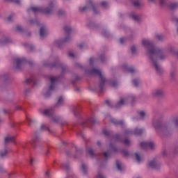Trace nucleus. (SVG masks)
<instances>
[{
	"label": "nucleus",
	"instance_id": "a211bd4d",
	"mask_svg": "<svg viewBox=\"0 0 178 178\" xmlns=\"http://www.w3.org/2000/svg\"><path fill=\"white\" fill-rule=\"evenodd\" d=\"M122 69L124 70H127L130 73H134V72H136V70L134 68L127 66V64L122 65Z\"/></svg>",
	"mask_w": 178,
	"mask_h": 178
},
{
	"label": "nucleus",
	"instance_id": "473e14b6",
	"mask_svg": "<svg viewBox=\"0 0 178 178\" xmlns=\"http://www.w3.org/2000/svg\"><path fill=\"white\" fill-rule=\"evenodd\" d=\"M37 141H40V136L36 134L35 138L33 139V143H37Z\"/></svg>",
	"mask_w": 178,
	"mask_h": 178
},
{
	"label": "nucleus",
	"instance_id": "9b49d317",
	"mask_svg": "<svg viewBox=\"0 0 178 178\" xmlns=\"http://www.w3.org/2000/svg\"><path fill=\"white\" fill-rule=\"evenodd\" d=\"M26 59L24 58H17L15 60L14 65L17 69H20L24 65Z\"/></svg>",
	"mask_w": 178,
	"mask_h": 178
},
{
	"label": "nucleus",
	"instance_id": "680f3d73",
	"mask_svg": "<svg viewBox=\"0 0 178 178\" xmlns=\"http://www.w3.org/2000/svg\"><path fill=\"white\" fill-rule=\"evenodd\" d=\"M92 62H94V58H90V65H92Z\"/></svg>",
	"mask_w": 178,
	"mask_h": 178
},
{
	"label": "nucleus",
	"instance_id": "9d476101",
	"mask_svg": "<svg viewBox=\"0 0 178 178\" xmlns=\"http://www.w3.org/2000/svg\"><path fill=\"white\" fill-rule=\"evenodd\" d=\"M140 147L143 149H147V148H150V149H154V148L156 147V145H155V143L154 142L145 141V142H142L140 143Z\"/></svg>",
	"mask_w": 178,
	"mask_h": 178
},
{
	"label": "nucleus",
	"instance_id": "f704fd0d",
	"mask_svg": "<svg viewBox=\"0 0 178 178\" xmlns=\"http://www.w3.org/2000/svg\"><path fill=\"white\" fill-rule=\"evenodd\" d=\"M111 84L113 87H118L119 83H118V81H113L111 82Z\"/></svg>",
	"mask_w": 178,
	"mask_h": 178
},
{
	"label": "nucleus",
	"instance_id": "c03bdc74",
	"mask_svg": "<svg viewBox=\"0 0 178 178\" xmlns=\"http://www.w3.org/2000/svg\"><path fill=\"white\" fill-rule=\"evenodd\" d=\"M72 111H73V113H74V116H76L77 114L76 113V112L77 111V108L73 107L72 108Z\"/></svg>",
	"mask_w": 178,
	"mask_h": 178
},
{
	"label": "nucleus",
	"instance_id": "ea45409f",
	"mask_svg": "<svg viewBox=\"0 0 178 178\" xmlns=\"http://www.w3.org/2000/svg\"><path fill=\"white\" fill-rule=\"evenodd\" d=\"M97 178H105V176L101 172H99L97 176Z\"/></svg>",
	"mask_w": 178,
	"mask_h": 178
},
{
	"label": "nucleus",
	"instance_id": "393cba45",
	"mask_svg": "<svg viewBox=\"0 0 178 178\" xmlns=\"http://www.w3.org/2000/svg\"><path fill=\"white\" fill-rule=\"evenodd\" d=\"M167 52L171 55H176V48L171 47L168 49Z\"/></svg>",
	"mask_w": 178,
	"mask_h": 178
},
{
	"label": "nucleus",
	"instance_id": "c756f323",
	"mask_svg": "<svg viewBox=\"0 0 178 178\" xmlns=\"http://www.w3.org/2000/svg\"><path fill=\"white\" fill-rule=\"evenodd\" d=\"M6 154H8V150H6V149L0 151V156H1V157L5 156V155H6Z\"/></svg>",
	"mask_w": 178,
	"mask_h": 178
},
{
	"label": "nucleus",
	"instance_id": "f03ea898",
	"mask_svg": "<svg viewBox=\"0 0 178 178\" xmlns=\"http://www.w3.org/2000/svg\"><path fill=\"white\" fill-rule=\"evenodd\" d=\"M85 73L86 74H88V76L97 74L100 79L99 88L100 90L104 89V84L106 83V79H105V76H104V74L101 70H97L95 68H93L91 71L86 70Z\"/></svg>",
	"mask_w": 178,
	"mask_h": 178
},
{
	"label": "nucleus",
	"instance_id": "a878e982",
	"mask_svg": "<svg viewBox=\"0 0 178 178\" xmlns=\"http://www.w3.org/2000/svg\"><path fill=\"white\" fill-rule=\"evenodd\" d=\"M116 166L120 172H122V170L124 169L123 164H122V163L119 161H116Z\"/></svg>",
	"mask_w": 178,
	"mask_h": 178
},
{
	"label": "nucleus",
	"instance_id": "37998d69",
	"mask_svg": "<svg viewBox=\"0 0 178 178\" xmlns=\"http://www.w3.org/2000/svg\"><path fill=\"white\" fill-rule=\"evenodd\" d=\"M88 151L90 156H94V152L91 149H89Z\"/></svg>",
	"mask_w": 178,
	"mask_h": 178
},
{
	"label": "nucleus",
	"instance_id": "6e6d98bb",
	"mask_svg": "<svg viewBox=\"0 0 178 178\" xmlns=\"http://www.w3.org/2000/svg\"><path fill=\"white\" fill-rule=\"evenodd\" d=\"M84 45H86L84 43H81L79 44V48H81V49H83V47H84Z\"/></svg>",
	"mask_w": 178,
	"mask_h": 178
},
{
	"label": "nucleus",
	"instance_id": "39448f33",
	"mask_svg": "<svg viewBox=\"0 0 178 178\" xmlns=\"http://www.w3.org/2000/svg\"><path fill=\"white\" fill-rule=\"evenodd\" d=\"M54 7H55V3H49V8L43 9L40 7H31L30 9L33 12V13H40L42 12V13H46L47 15L52 14L54 12Z\"/></svg>",
	"mask_w": 178,
	"mask_h": 178
},
{
	"label": "nucleus",
	"instance_id": "3c124183",
	"mask_svg": "<svg viewBox=\"0 0 178 178\" xmlns=\"http://www.w3.org/2000/svg\"><path fill=\"white\" fill-rule=\"evenodd\" d=\"M100 59H101L102 62H105V60H104V59H105V56H101Z\"/></svg>",
	"mask_w": 178,
	"mask_h": 178
},
{
	"label": "nucleus",
	"instance_id": "f257e3e1",
	"mask_svg": "<svg viewBox=\"0 0 178 178\" xmlns=\"http://www.w3.org/2000/svg\"><path fill=\"white\" fill-rule=\"evenodd\" d=\"M142 45L145 48L147 55L150 58L156 73L161 74L163 70L161 65L158 63V59L162 60L166 58V55H163L165 49L163 48L155 47L154 42L149 39H143Z\"/></svg>",
	"mask_w": 178,
	"mask_h": 178
},
{
	"label": "nucleus",
	"instance_id": "7c9ffc66",
	"mask_svg": "<svg viewBox=\"0 0 178 178\" xmlns=\"http://www.w3.org/2000/svg\"><path fill=\"white\" fill-rule=\"evenodd\" d=\"M133 84L134 86H135V87H138V86L140 85V80L138 79L133 80Z\"/></svg>",
	"mask_w": 178,
	"mask_h": 178
},
{
	"label": "nucleus",
	"instance_id": "cd10ccee",
	"mask_svg": "<svg viewBox=\"0 0 178 178\" xmlns=\"http://www.w3.org/2000/svg\"><path fill=\"white\" fill-rule=\"evenodd\" d=\"M139 116H140V118L144 119V118L148 117V113H147L145 111H140Z\"/></svg>",
	"mask_w": 178,
	"mask_h": 178
},
{
	"label": "nucleus",
	"instance_id": "4468645a",
	"mask_svg": "<svg viewBox=\"0 0 178 178\" xmlns=\"http://www.w3.org/2000/svg\"><path fill=\"white\" fill-rule=\"evenodd\" d=\"M40 35L41 38H44V37H47V35H48V29L47 26H43L40 28Z\"/></svg>",
	"mask_w": 178,
	"mask_h": 178
},
{
	"label": "nucleus",
	"instance_id": "4be33fe9",
	"mask_svg": "<svg viewBox=\"0 0 178 178\" xmlns=\"http://www.w3.org/2000/svg\"><path fill=\"white\" fill-rule=\"evenodd\" d=\"M15 142V137L14 136H8L5 138V143L8 144V143H14Z\"/></svg>",
	"mask_w": 178,
	"mask_h": 178
},
{
	"label": "nucleus",
	"instance_id": "a18cd8bd",
	"mask_svg": "<svg viewBox=\"0 0 178 178\" xmlns=\"http://www.w3.org/2000/svg\"><path fill=\"white\" fill-rule=\"evenodd\" d=\"M126 38H122L120 39V44H123L124 42H126Z\"/></svg>",
	"mask_w": 178,
	"mask_h": 178
},
{
	"label": "nucleus",
	"instance_id": "09e8293b",
	"mask_svg": "<svg viewBox=\"0 0 178 178\" xmlns=\"http://www.w3.org/2000/svg\"><path fill=\"white\" fill-rule=\"evenodd\" d=\"M17 31H23V28H22V26H17Z\"/></svg>",
	"mask_w": 178,
	"mask_h": 178
},
{
	"label": "nucleus",
	"instance_id": "412c9836",
	"mask_svg": "<svg viewBox=\"0 0 178 178\" xmlns=\"http://www.w3.org/2000/svg\"><path fill=\"white\" fill-rule=\"evenodd\" d=\"M131 17L133 19V20H135L136 22H138V20H141V16L136 13H132L131 15Z\"/></svg>",
	"mask_w": 178,
	"mask_h": 178
},
{
	"label": "nucleus",
	"instance_id": "4d7b16f0",
	"mask_svg": "<svg viewBox=\"0 0 178 178\" xmlns=\"http://www.w3.org/2000/svg\"><path fill=\"white\" fill-rule=\"evenodd\" d=\"M69 56H70V58H74V54H73V53H70V54H69Z\"/></svg>",
	"mask_w": 178,
	"mask_h": 178
},
{
	"label": "nucleus",
	"instance_id": "8fccbe9b",
	"mask_svg": "<svg viewBox=\"0 0 178 178\" xmlns=\"http://www.w3.org/2000/svg\"><path fill=\"white\" fill-rule=\"evenodd\" d=\"M106 105H108V106H111V101L106 100Z\"/></svg>",
	"mask_w": 178,
	"mask_h": 178
},
{
	"label": "nucleus",
	"instance_id": "0e129e2a",
	"mask_svg": "<svg viewBox=\"0 0 178 178\" xmlns=\"http://www.w3.org/2000/svg\"><path fill=\"white\" fill-rule=\"evenodd\" d=\"M124 155H125V156H127L129 155V152H124Z\"/></svg>",
	"mask_w": 178,
	"mask_h": 178
},
{
	"label": "nucleus",
	"instance_id": "dca6fc26",
	"mask_svg": "<svg viewBox=\"0 0 178 178\" xmlns=\"http://www.w3.org/2000/svg\"><path fill=\"white\" fill-rule=\"evenodd\" d=\"M66 41H69V37L66 38L64 40H56L55 41V44L57 47H60V45H62V44H63V42H66Z\"/></svg>",
	"mask_w": 178,
	"mask_h": 178
},
{
	"label": "nucleus",
	"instance_id": "0eeeda50",
	"mask_svg": "<svg viewBox=\"0 0 178 178\" xmlns=\"http://www.w3.org/2000/svg\"><path fill=\"white\" fill-rule=\"evenodd\" d=\"M90 9H92V10L95 12V13H97L96 10H95V6L94 5V3H92V1H88V3H86V6H80L79 8V12H87V10H90Z\"/></svg>",
	"mask_w": 178,
	"mask_h": 178
},
{
	"label": "nucleus",
	"instance_id": "49530a36",
	"mask_svg": "<svg viewBox=\"0 0 178 178\" xmlns=\"http://www.w3.org/2000/svg\"><path fill=\"white\" fill-rule=\"evenodd\" d=\"M131 51L132 54H136V47L132 46L131 47Z\"/></svg>",
	"mask_w": 178,
	"mask_h": 178
},
{
	"label": "nucleus",
	"instance_id": "f8f14e48",
	"mask_svg": "<svg viewBox=\"0 0 178 178\" xmlns=\"http://www.w3.org/2000/svg\"><path fill=\"white\" fill-rule=\"evenodd\" d=\"M106 119H107L109 122H111V123L115 124V126H118V124H120V126L124 124L123 121H118V120L112 118L109 114L106 115Z\"/></svg>",
	"mask_w": 178,
	"mask_h": 178
},
{
	"label": "nucleus",
	"instance_id": "20e7f679",
	"mask_svg": "<svg viewBox=\"0 0 178 178\" xmlns=\"http://www.w3.org/2000/svg\"><path fill=\"white\" fill-rule=\"evenodd\" d=\"M40 113L44 116H47L48 118H50L51 120L53 122H55L56 123H58V122L60 120V118L55 115V111H54V108L40 109Z\"/></svg>",
	"mask_w": 178,
	"mask_h": 178
},
{
	"label": "nucleus",
	"instance_id": "aec40b11",
	"mask_svg": "<svg viewBox=\"0 0 178 178\" xmlns=\"http://www.w3.org/2000/svg\"><path fill=\"white\" fill-rule=\"evenodd\" d=\"M64 102H65V97H63V96L59 97L58 100H57L56 106H62V104H64Z\"/></svg>",
	"mask_w": 178,
	"mask_h": 178
},
{
	"label": "nucleus",
	"instance_id": "bb28decb",
	"mask_svg": "<svg viewBox=\"0 0 178 178\" xmlns=\"http://www.w3.org/2000/svg\"><path fill=\"white\" fill-rule=\"evenodd\" d=\"M133 4L135 8H140L142 6L140 0H133Z\"/></svg>",
	"mask_w": 178,
	"mask_h": 178
},
{
	"label": "nucleus",
	"instance_id": "423d86ee",
	"mask_svg": "<svg viewBox=\"0 0 178 178\" xmlns=\"http://www.w3.org/2000/svg\"><path fill=\"white\" fill-rule=\"evenodd\" d=\"M136 99V97L133 95H131L128 97H123L117 103L116 108H122V106L127 105L129 102H134Z\"/></svg>",
	"mask_w": 178,
	"mask_h": 178
},
{
	"label": "nucleus",
	"instance_id": "bf43d9fd",
	"mask_svg": "<svg viewBox=\"0 0 178 178\" xmlns=\"http://www.w3.org/2000/svg\"><path fill=\"white\" fill-rule=\"evenodd\" d=\"M1 113H8V111H6V109H3Z\"/></svg>",
	"mask_w": 178,
	"mask_h": 178
},
{
	"label": "nucleus",
	"instance_id": "1a4fd4ad",
	"mask_svg": "<svg viewBox=\"0 0 178 178\" xmlns=\"http://www.w3.org/2000/svg\"><path fill=\"white\" fill-rule=\"evenodd\" d=\"M148 166L152 169H159L161 164V162H159V161H158L156 159H153L149 161Z\"/></svg>",
	"mask_w": 178,
	"mask_h": 178
},
{
	"label": "nucleus",
	"instance_id": "c85d7f7f",
	"mask_svg": "<svg viewBox=\"0 0 178 178\" xmlns=\"http://www.w3.org/2000/svg\"><path fill=\"white\" fill-rule=\"evenodd\" d=\"M58 16H65L66 15V12L64 10L60 9L57 12Z\"/></svg>",
	"mask_w": 178,
	"mask_h": 178
},
{
	"label": "nucleus",
	"instance_id": "de8ad7c7",
	"mask_svg": "<svg viewBox=\"0 0 178 178\" xmlns=\"http://www.w3.org/2000/svg\"><path fill=\"white\" fill-rule=\"evenodd\" d=\"M174 124L178 126V118H175L174 120Z\"/></svg>",
	"mask_w": 178,
	"mask_h": 178
},
{
	"label": "nucleus",
	"instance_id": "58836bf2",
	"mask_svg": "<svg viewBox=\"0 0 178 178\" xmlns=\"http://www.w3.org/2000/svg\"><path fill=\"white\" fill-rule=\"evenodd\" d=\"M124 143L125 144V145H130L131 142L129 139H125Z\"/></svg>",
	"mask_w": 178,
	"mask_h": 178
},
{
	"label": "nucleus",
	"instance_id": "338daca9",
	"mask_svg": "<svg viewBox=\"0 0 178 178\" xmlns=\"http://www.w3.org/2000/svg\"><path fill=\"white\" fill-rule=\"evenodd\" d=\"M45 176H49V171H47V172L45 173Z\"/></svg>",
	"mask_w": 178,
	"mask_h": 178
},
{
	"label": "nucleus",
	"instance_id": "6e6552de",
	"mask_svg": "<svg viewBox=\"0 0 178 178\" xmlns=\"http://www.w3.org/2000/svg\"><path fill=\"white\" fill-rule=\"evenodd\" d=\"M144 131V129L136 128L134 131L130 129H127L125 131V134L127 136H131V134H135V136H141Z\"/></svg>",
	"mask_w": 178,
	"mask_h": 178
},
{
	"label": "nucleus",
	"instance_id": "e2e57ef3",
	"mask_svg": "<svg viewBox=\"0 0 178 178\" xmlns=\"http://www.w3.org/2000/svg\"><path fill=\"white\" fill-rule=\"evenodd\" d=\"M34 161H35V159H31V165H33V162H34Z\"/></svg>",
	"mask_w": 178,
	"mask_h": 178
},
{
	"label": "nucleus",
	"instance_id": "c9c22d12",
	"mask_svg": "<svg viewBox=\"0 0 178 178\" xmlns=\"http://www.w3.org/2000/svg\"><path fill=\"white\" fill-rule=\"evenodd\" d=\"M26 83L27 84H30V83H34V79L33 78H29L26 80Z\"/></svg>",
	"mask_w": 178,
	"mask_h": 178
},
{
	"label": "nucleus",
	"instance_id": "ddd939ff",
	"mask_svg": "<svg viewBox=\"0 0 178 178\" xmlns=\"http://www.w3.org/2000/svg\"><path fill=\"white\" fill-rule=\"evenodd\" d=\"M50 81H51V85L49 86V91H54V90H55V86H56V83H58V77L51 76Z\"/></svg>",
	"mask_w": 178,
	"mask_h": 178
},
{
	"label": "nucleus",
	"instance_id": "5701e85b",
	"mask_svg": "<svg viewBox=\"0 0 178 178\" xmlns=\"http://www.w3.org/2000/svg\"><path fill=\"white\" fill-rule=\"evenodd\" d=\"M135 156H136V159L137 162H138V163H140V162H141V161H143L144 159V156H141V154H140L138 153H135Z\"/></svg>",
	"mask_w": 178,
	"mask_h": 178
},
{
	"label": "nucleus",
	"instance_id": "72a5a7b5",
	"mask_svg": "<svg viewBox=\"0 0 178 178\" xmlns=\"http://www.w3.org/2000/svg\"><path fill=\"white\" fill-rule=\"evenodd\" d=\"M104 156L106 159L111 156V151L104 152Z\"/></svg>",
	"mask_w": 178,
	"mask_h": 178
},
{
	"label": "nucleus",
	"instance_id": "6ab92c4d",
	"mask_svg": "<svg viewBox=\"0 0 178 178\" xmlns=\"http://www.w3.org/2000/svg\"><path fill=\"white\" fill-rule=\"evenodd\" d=\"M170 9H178V2H171L168 5Z\"/></svg>",
	"mask_w": 178,
	"mask_h": 178
},
{
	"label": "nucleus",
	"instance_id": "603ef678",
	"mask_svg": "<svg viewBox=\"0 0 178 178\" xmlns=\"http://www.w3.org/2000/svg\"><path fill=\"white\" fill-rule=\"evenodd\" d=\"M21 3L22 0H15V3H17V5H20Z\"/></svg>",
	"mask_w": 178,
	"mask_h": 178
},
{
	"label": "nucleus",
	"instance_id": "e433bc0d",
	"mask_svg": "<svg viewBox=\"0 0 178 178\" xmlns=\"http://www.w3.org/2000/svg\"><path fill=\"white\" fill-rule=\"evenodd\" d=\"M156 38H158V40L159 41H162V40H163V38H165V36H163V35H157Z\"/></svg>",
	"mask_w": 178,
	"mask_h": 178
},
{
	"label": "nucleus",
	"instance_id": "f3484780",
	"mask_svg": "<svg viewBox=\"0 0 178 178\" xmlns=\"http://www.w3.org/2000/svg\"><path fill=\"white\" fill-rule=\"evenodd\" d=\"M81 172H82V173L86 175H87L88 172V167H87V165L83 163L81 165Z\"/></svg>",
	"mask_w": 178,
	"mask_h": 178
},
{
	"label": "nucleus",
	"instance_id": "052dcab7",
	"mask_svg": "<svg viewBox=\"0 0 178 178\" xmlns=\"http://www.w3.org/2000/svg\"><path fill=\"white\" fill-rule=\"evenodd\" d=\"M103 133L105 134V136H108V134H109V133L105 130H103Z\"/></svg>",
	"mask_w": 178,
	"mask_h": 178
},
{
	"label": "nucleus",
	"instance_id": "2eb2a0df",
	"mask_svg": "<svg viewBox=\"0 0 178 178\" xmlns=\"http://www.w3.org/2000/svg\"><path fill=\"white\" fill-rule=\"evenodd\" d=\"M153 97H162L163 95V90L162 89H156L152 91Z\"/></svg>",
	"mask_w": 178,
	"mask_h": 178
},
{
	"label": "nucleus",
	"instance_id": "7ed1b4c3",
	"mask_svg": "<svg viewBox=\"0 0 178 178\" xmlns=\"http://www.w3.org/2000/svg\"><path fill=\"white\" fill-rule=\"evenodd\" d=\"M153 127H154L155 130L157 131H161L163 134H166L169 131V129L170 125L169 124L165 123L163 124L159 121V120H154L152 121Z\"/></svg>",
	"mask_w": 178,
	"mask_h": 178
},
{
	"label": "nucleus",
	"instance_id": "864d4df0",
	"mask_svg": "<svg viewBox=\"0 0 178 178\" xmlns=\"http://www.w3.org/2000/svg\"><path fill=\"white\" fill-rule=\"evenodd\" d=\"M102 35H104V37H108V32H106V31L103 32Z\"/></svg>",
	"mask_w": 178,
	"mask_h": 178
},
{
	"label": "nucleus",
	"instance_id": "a19ab883",
	"mask_svg": "<svg viewBox=\"0 0 178 178\" xmlns=\"http://www.w3.org/2000/svg\"><path fill=\"white\" fill-rule=\"evenodd\" d=\"M101 6L103 8H106V6H108V3H106V1H103V2H102Z\"/></svg>",
	"mask_w": 178,
	"mask_h": 178
},
{
	"label": "nucleus",
	"instance_id": "4c0bfd02",
	"mask_svg": "<svg viewBox=\"0 0 178 178\" xmlns=\"http://www.w3.org/2000/svg\"><path fill=\"white\" fill-rule=\"evenodd\" d=\"M160 5H161V6H166V0H160Z\"/></svg>",
	"mask_w": 178,
	"mask_h": 178
},
{
	"label": "nucleus",
	"instance_id": "79ce46f5",
	"mask_svg": "<svg viewBox=\"0 0 178 178\" xmlns=\"http://www.w3.org/2000/svg\"><path fill=\"white\" fill-rule=\"evenodd\" d=\"M63 167L64 168V169H66V170H70V166H69V165L66 164L65 165H63Z\"/></svg>",
	"mask_w": 178,
	"mask_h": 178
},
{
	"label": "nucleus",
	"instance_id": "5fc2aeb1",
	"mask_svg": "<svg viewBox=\"0 0 178 178\" xmlns=\"http://www.w3.org/2000/svg\"><path fill=\"white\" fill-rule=\"evenodd\" d=\"M41 129H42V130L47 129V125H45V124H42V125H41Z\"/></svg>",
	"mask_w": 178,
	"mask_h": 178
},
{
	"label": "nucleus",
	"instance_id": "b1692460",
	"mask_svg": "<svg viewBox=\"0 0 178 178\" xmlns=\"http://www.w3.org/2000/svg\"><path fill=\"white\" fill-rule=\"evenodd\" d=\"M0 42H1V44H8V42H10V39L6 36H3L1 39Z\"/></svg>",
	"mask_w": 178,
	"mask_h": 178
},
{
	"label": "nucleus",
	"instance_id": "774afa93",
	"mask_svg": "<svg viewBox=\"0 0 178 178\" xmlns=\"http://www.w3.org/2000/svg\"><path fill=\"white\" fill-rule=\"evenodd\" d=\"M133 178H141L140 176H135Z\"/></svg>",
	"mask_w": 178,
	"mask_h": 178
},
{
	"label": "nucleus",
	"instance_id": "69168bd1",
	"mask_svg": "<svg viewBox=\"0 0 178 178\" xmlns=\"http://www.w3.org/2000/svg\"><path fill=\"white\" fill-rule=\"evenodd\" d=\"M149 2H152V3H155V0H148Z\"/></svg>",
	"mask_w": 178,
	"mask_h": 178
},
{
	"label": "nucleus",
	"instance_id": "2f4dec72",
	"mask_svg": "<svg viewBox=\"0 0 178 178\" xmlns=\"http://www.w3.org/2000/svg\"><path fill=\"white\" fill-rule=\"evenodd\" d=\"M65 31H67V33H70L72 31V28L69 26H66L64 27Z\"/></svg>",
	"mask_w": 178,
	"mask_h": 178
},
{
	"label": "nucleus",
	"instance_id": "13d9d810",
	"mask_svg": "<svg viewBox=\"0 0 178 178\" xmlns=\"http://www.w3.org/2000/svg\"><path fill=\"white\" fill-rule=\"evenodd\" d=\"M175 75H176V72H171V76L172 77V79L173 77H175Z\"/></svg>",
	"mask_w": 178,
	"mask_h": 178
}]
</instances>
